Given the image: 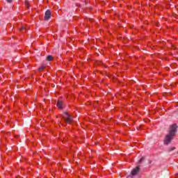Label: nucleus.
I'll return each instance as SVG.
<instances>
[{
	"mask_svg": "<svg viewBox=\"0 0 178 178\" xmlns=\"http://www.w3.org/2000/svg\"><path fill=\"white\" fill-rule=\"evenodd\" d=\"M61 118L67 122L68 124H72L73 122V119L72 118V115H69V113L64 112L61 115Z\"/></svg>",
	"mask_w": 178,
	"mask_h": 178,
	"instance_id": "nucleus-1",
	"label": "nucleus"
},
{
	"mask_svg": "<svg viewBox=\"0 0 178 178\" xmlns=\"http://www.w3.org/2000/svg\"><path fill=\"white\" fill-rule=\"evenodd\" d=\"M177 131V124H174L171 125L168 134L175 136Z\"/></svg>",
	"mask_w": 178,
	"mask_h": 178,
	"instance_id": "nucleus-2",
	"label": "nucleus"
},
{
	"mask_svg": "<svg viewBox=\"0 0 178 178\" xmlns=\"http://www.w3.org/2000/svg\"><path fill=\"white\" fill-rule=\"evenodd\" d=\"M173 137V135H170V134H167L163 140L164 144H165V145L170 144V141H172Z\"/></svg>",
	"mask_w": 178,
	"mask_h": 178,
	"instance_id": "nucleus-3",
	"label": "nucleus"
},
{
	"mask_svg": "<svg viewBox=\"0 0 178 178\" xmlns=\"http://www.w3.org/2000/svg\"><path fill=\"white\" fill-rule=\"evenodd\" d=\"M140 168L139 167H136L135 168H134L132 170V171L131 172V175L132 176V177H134V176H137V175H138V173H140Z\"/></svg>",
	"mask_w": 178,
	"mask_h": 178,
	"instance_id": "nucleus-4",
	"label": "nucleus"
},
{
	"mask_svg": "<svg viewBox=\"0 0 178 178\" xmlns=\"http://www.w3.org/2000/svg\"><path fill=\"white\" fill-rule=\"evenodd\" d=\"M51 19V10H47L45 13H44V20L46 22H48Z\"/></svg>",
	"mask_w": 178,
	"mask_h": 178,
	"instance_id": "nucleus-5",
	"label": "nucleus"
},
{
	"mask_svg": "<svg viewBox=\"0 0 178 178\" xmlns=\"http://www.w3.org/2000/svg\"><path fill=\"white\" fill-rule=\"evenodd\" d=\"M63 106V103L60 101H58L57 107L58 108V109H62Z\"/></svg>",
	"mask_w": 178,
	"mask_h": 178,
	"instance_id": "nucleus-6",
	"label": "nucleus"
},
{
	"mask_svg": "<svg viewBox=\"0 0 178 178\" xmlns=\"http://www.w3.org/2000/svg\"><path fill=\"white\" fill-rule=\"evenodd\" d=\"M54 59V56H47L46 58V60H48V62H51Z\"/></svg>",
	"mask_w": 178,
	"mask_h": 178,
	"instance_id": "nucleus-7",
	"label": "nucleus"
},
{
	"mask_svg": "<svg viewBox=\"0 0 178 178\" xmlns=\"http://www.w3.org/2000/svg\"><path fill=\"white\" fill-rule=\"evenodd\" d=\"M25 6L28 8H30V4L29 3V1H25Z\"/></svg>",
	"mask_w": 178,
	"mask_h": 178,
	"instance_id": "nucleus-8",
	"label": "nucleus"
},
{
	"mask_svg": "<svg viewBox=\"0 0 178 178\" xmlns=\"http://www.w3.org/2000/svg\"><path fill=\"white\" fill-rule=\"evenodd\" d=\"M39 72H42L44 70V66H40L38 69Z\"/></svg>",
	"mask_w": 178,
	"mask_h": 178,
	"instance_id": "nucleus-9",
	"label": "nucleus"
},
{
	"mask_svg": "<svg viewBox=\"0 0 178 178\" xmlns=\"http://www.w3.org/2000/svg\"><path fill=\"white\" fill-rule=\"evenodd\" d=\"M27 28H25L24 26H22L21 29H19L20 31H22V30H27Z\"/></svg>",
	"mask_w": 178,
	"mask_h": 178,
	"instance_id": "nucleus-10",
	"label": "nucleus"
},
{
	"mask_svg": "<svg viewBox=\"0 0 178 178\" xmlns=\"http://www.w3.org/2000/svg\"><path fill=\"white\" fill-rule=\"evenodd\" d=\"M144 161V157H142L140 160H139V163H141V162H143Z\"/></svg>",
	"mask_w": 178,
	"mask_h": 178,
	"instance_id": "nucleus-11",
	"label": "nucleus"
},
{
	"mask_svg": "<svg viewBox=\"0 0 178 178\" xmlns=\"http://www.w3.org/2000/svg\"><path fill=\"white\" fill-rule=\"evenodd\" d=\"M169 151H175V147H171Z\"/></svg>",
	"mask_w": 178,
	"mask_h": 178,
	"instance_id": "nucleus-12",
	"label": "nucleus"
},
{
	"mask_svg": "<svg viewBox=\"0 0 178 178\" xmlns=\"http://www.w3.org/2000/svg\"><path fill=\"white\" fill-rule=\"evenodd\" d=\"M7 2H8V3H11L12 0H7Z\"/></svg>",
	"mask_w": 178,
	"mask_h": 178,
	"instance_id": "nucleus-13",
	"label": "nucleus"
},
{
	"mask_svg": "<svg viewBox=\"0 0 178 178\" xmlns=\"http://www.w3.org/2000/svg\"><path fill=\"white\" fill-rule=\"evenodd\" d=\"M101 63H102V62H98L97 65H101Z\"/></svg>",
	"mask_w": 178,
	"mask_h": 178,
	"instance_id": "nucleus-14",
	"label": "nucleus"
}]
</instances>
